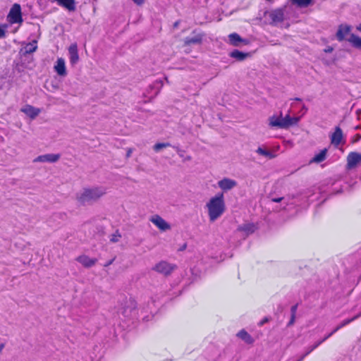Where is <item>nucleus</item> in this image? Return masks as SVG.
<instances>
[{
    "instance_id": "f257e3e1",
    "label": "nucleus",
    "mask_w": 361,
    "mask_h": 361,
    "mask_svg": "<svg viewBox=\"0 0 361 361\" xmlns=\"http://www.w3.org/2000/svg\"><path fill=\"white\" fill-rule=\"evenodd\" d=\"M209 219L214 222L224 212L226 204L223 193H218L211 197L205 204Z\"/></svg>"
},
{
    "instance_id": "f03ea898",
    "label": "nucleus",
    "mask_w": 361,
    "mask_h": 361,
    "mask_svg": "<svg viewBox=\"0 0 361 361\" xmlns=\"http://www.w3.org/2000/svg\"><path fill=\"white\" fill-rule=\"evenodd\" d=\"M106 195V190L101 186L84 187L75 194V200L80 204L96 202Z\"/></svg>"
},
{
    "instance_id": "7ed1b4c3",
    "label": "nucleus",
    "mask_w": 361,
    "mask_h": 361,
    "mask_svg": "<svg viewBox=\"0 0 361 361\" xmlns=\"http://www.w3.org/2000/svg\"><path fill=\"white\" fill-rule=\"evenodd\" d=\"M19 111L27 119L34 121L40 116L42 109L32 104L25 103L21 105Z\"/></svg>"
},
{
    "instance_id": "20e7f679",
    "label": "nucleus",
    "mask_w": 361,
    "mask_h": 361,
    "mask_svg": "<svg viewBox=\"0 0 361 361\" xmlns=\"http://www.w3.org/2000/svg\"><path fill=\"white\" fill-rule=\"evenodd\" d=\"M149 221L161 232H168L171 230V224L158 214L152 215Z\"/></svg>"
},
{
    "instance_id": "39448f33",
    "label": "nucleus",
    "mask_w": 361,
    "mask_h": 361,
    "mask_svg": "<svg viewBox=\"0 0 361 361\" xmlns=\"http://www.w3.org/2000/svg\"><path fill=\"white\" fill-rule=\"evenodd\" d=\"M174 269L175 266L173 264L164 260L157 262L152 268L153 271L165 276L171 274Z\"/></svg>"
},
{
    "instance_id": "423d86ee",
    "label": "nucleus",
    "mask_w": 361,
    "mask_h": 361,
    "mask_svg": "<svg viewBox=\"0 0 361 361\" xmlns=\"http://www.w3.org/2000/svg\"><path fill=\"white\" fill-rule=\"evenodd\" d=\"M7 19L11 23H22L23 18L21 8L19 4H15L13 5L7 16Z\"/></svg>"
},
{
    "instance_id": "0eeeda50",
    "label": "nucleus",
    "mask_w": 361,
    "mask_h": 361,
    "mask_svg": "<svg viewBox=\"0 0 361 361\" xmlns=\"http://www.w3.org/2000/svg\"><path fill=\"white\" fill-rule=\"evenodd\" d=\"M76 262L85 269H90L96 266L97 259L87 254H80L76 258Z\"/></svg>"
},
{
    "instance_id": "6e6552de",
    "label": "nucleus",
    "mask_w": 361,
    "mask_h": 361,
    "mask_svg": "<svg viewBox=\"0 0 361 361\" xmlns=\"http://www.w3.org/2000/svg\"><path fill=\"white\" fill-rule=\"evenodd\" d=\"M353 35L352 33V27L348 24H341L338 26L336 32V37L338 40L348 42L350 36Z\"/></svg>"
},
{
    "instance_id": "1a4fd4ad",
    "label": "nucleus",
    "mask_w": 361,
    "mask_h": 361,
    "mask_svg": "<svg viewBox=\"0 0 361 361\" xmlns=\"http://www.w3.org/2000/svg\"><path fill=\"white\" fill-rule=\"evenodd\" d=\"M53 69L59 77L65 78L68 74L65 59L58 57L54 63Z\"/></svg>"
},
{
    "instance_id": "9d476101",
    "label": "nucleus",
    "mask_w": 361,
    "mask_h": 361,
    "mask_svg": "<svg viewBox=\"0 0 361 361\" xmlns=\"http://www.w3.org/2000/svg\"><path fill=\"white\" fill-rule=\"evenodd\" d=\"M61 158L59 153H47L38 156L34 159L35 163H49L54 164L57 162Z\"/></svg>"
},
{
    "instance_id": "9b49d317",
    "label": "nucleus",
    "mask_w": 361,
    "mask_h": 361,
    "mask_svg": "<svg viewBox=\"0 0 361 361\" xmlns=\"http://www.w3.org/2000/svg\"><path fill=\"white\" fill-rule=\"evenodd\" d=\"M361 164V153L353 152L347 157V168L352 169Z\"/></svg>"
},
{
    "instance_id": "f8f14e48",
    "label": "nucleus",
    "mask_w": 361,
    "mask_h": 361,
    "mask_svg": "<svg viewBox=\"0 0 361 361\" xmlns=\"http://www.w3.org/2000/svg\"><path fill=\"white\" fill-rule=\"evenodd\" d=\"M228 43L234 47H243L249 44V41L247 39L241 37L236 33L230 34L228 36Z\"/></svg>"
},
{
    "instance_id": "ddd939ff",
    "label": "nucleus",
    "mask_w": 361,
    "mask_h": 361,
    "mask_svg": "<svg viewBox=\"0 0 361 361\" xmlns=\"http://www.w3.org/2000/svg\"><path fill=\"white\" fill-rule=\"evenodd\" d=\"M236 185V181L228 178H224L218 182L219 188L223 191L231 190L233 188H234Z\"/></svg>"
},
{
    "instance_id": "4468645a",
    "label": "nucleus",
    "mask_w": 361,
    "mask_h": 361,
    "mask_svg": "<svg viewBox=\"0 0 361 361\" xmlns=\"http://www.w3.org/2000/svg\"><path fill=\"white\" fill-rule=\"evenodd\" d=\"M282 114H274L268 119L269 126L271 128H283Z\"/></svg>"
},
{
    "instance_id": "2eb2a0df",
    "label": "nucleus",
    "mask_w": 361,
    "mask_h": 361,
    "mask_svg": "<svg viewBox=\"0 0 361 361\" xmlns=\"http://www.w3.org/2000/svg\"><path fill=\"white\" fill-rule=\"evenodd\" d=\"M69 59L71 64H75L79 60L78 47L76 44H71L68 48Z\"/></svg>"
},
{
    "instance_id": "dca6fc26",
    "label": "nucleus",
    "mask_w": 361,
    "mask_h": 361,
    "mask_svg": "<svg viewBox=\"0 0 361 361\" xmlns=\"http://www.w3.org/2000/svg\"><path fill=\"white\" fill-rule=\"evenodd\" d=\"M283 121V128H288L290 126L295 125L298 121V117L290 116V115L287 114L284 117L282 116Z\"/></svg>"
},
{
    "instance_id": "f3484780",
    "label": "nucleus",
    "mask_w": 361,
    "mask_h": 361,
    "mask_svg": "<svg viewBox=\"0 0 361 361\" xmlns=\"http://www.w3.org/2000/svg\"><path fill=\"white\" fill-rule=\"evenodd\" d=\"M343 142V133L339 128H336L331 135V143L334 145H338Z\"/></svg>"
},
{
    "instance_id": "a211bd4d",
    "label": "nucleus",
    "mask_w": 361,
    "mask_h": 361,
    "mask_svg": "<svg viewBox=\"0 0 361 361\" xmlns=\"http://www.w3.org/2000/svg\"><path fill=\"white\" fill-rule=\"evenodd\" d=\"M257 229V225L252 223L245 224L239 227V231L247 235L253 233Z\"/></svg>"
},
{
    "instance_id": "6ab92c4d",
    "label": "nucleus",
    "mask_w": 361,
    "mask_h": 361,
    "mask_svg": "<svg viewBox=\"0 0 361 361\" xmlns=\"http://www.w3.org/2000/svg\"><path fill=\"white\" fill-rule=\"evenodd\" d=\"M348 43L353 48L361 51V37L353 34L350 36Z\"/></svg>"
},
{
    "instance_id": "aec40b11",
    "label": "nucleus",
    "mask_w": 361,
    "mask_h": 361,
    "mask_svg": "<svg viewBox=\"0 0 361 361\" xmlns=\"http://www.w3.org/2000/svg\"><path fill=\"white\" fill-rule=\"evenodd\" d=\"M256 153L258 155L263 156L269 159H274L275 157V154H274L267 147L260 146L258 147L256 149Z\"/></svg>"
},
{
    "instance_id": "412c9836",
    "label": "nucleus",
    "mask_w": 361,
    "mask_h": 361,
    "mask_svg": "<svg viewBox=\"0 0 361 361\" xmlns=\"http://www.w3.org/2000/svg\"><path fill=\"white\" fill-rule=\"evenodd\" d=\"M230 56L238 61H242L250 56L249 53L242 52L238 50H233L230 53Z\"/></svg>"
},
{
    "instance_id": "4be33fe9",
    "label": "nucleus",
    "mask_w": 361,
    "mask_h": 361,
    "mask_svg": "<svg viewBox=\"0 0 361 361\" xmlns=\"http://www.w3.org/2000/svg\"><path fill=\"white\" fill-rule=\"evenodd\" d=\"M204 35L202 34H197L191 37H188L185 40L186 45L191 44H201L203 40Z\"/></svg>"
},
{
    "instance_id": "5701e85b",
    "label": "nucleus",
    "mask_w": 361,
    "mask_h": 361,
    "mask_svg": "<svg viewBox=\"0 0 361 361\" xmlns=\"http://www.w3.org/2000/svg\"><path fill=\"white\" fill-rule=\"evenodd\" d=\"M237 336L247 344L254 343L253 338L245 330H241L237 334Z\"/></svg>"
},
{
    "instance_id": "b1692460",
    "label": "nucleus",
    "mask_w": 361,
    "mask_h": 361,
    "mask_svg": "<svg viewBox=\"0 0 361 361\" xmlns=\"http://www.w3.org/2000/svg\"><path fill=\"white\" fill-rule=\"evenodd\" d=\"M37 48V42L33 41L30 43L27 44L22 49L21 51L23 52V55H27L32 54L36 51Z\"/></svg>"
},
{
    "instance_id": "393cba45",
    "label": "nucleus",
    "mask_w": 361,
    "mask_h": 361,
    "mask_svg": "<svg viewBox=\"0 0 361 361\" xmlns=\"http://www.w3.org/2000/svg\"><path fill=\"white\" fill-rule=\"evenodd\" d=\"M57 3L68 9L70 11H73L75 9L74 0H55Z\"/></svg>"
},
{
    "instance_id": "a878e982",
    "label": "nucleus",
    "mask_w": 361,
    "mask_h": 361,
    "mask_svg": "<svg viewBox=\"0 0 361 361\" xmlns=\"http://www.w3.org/2000/svg\"><path fill=\"white\" fill-rule=\"evenodd\" d=\"M269 16L271 18L273 22L279 23L281 22L283 20L284 14L282 10L278 9L271 11Z\"/></svg>"
},
{
    "instance_id": "bb28decb",
    "label": "nucleus",
    "mask_w": 361,
    "mask_h": 361,
    "mask_svg": "<svg viewBox=\"0 0 361 361\" xmlns=\"http://www.w3.org/2000/svg\"><path fill=\"white\" fill-rule=\"evenodd\" d=\"M327 149H324L319 153L314 155V157L310 160V163H320L323 161L326 157Z\"/></svg>"
},
{
    "instance_id": "cd10ccee",
    "label": "nucleus",
    "mask_w": 361,
    "mask_h": 361,
    "mask_svg": "<svg viewBox=\"0 0 361 361\" xmlns=\"http://www.w3.org/2000/svg\"><path fill=\"white\" fill-rule=\"evenodd\" d=\"M292 4L300 7L306 8L312 4V0H290Z\"/></svg>"
},
{
    "instance_id": "c85d7f7f",
    "label": "nucleus",
    "mask_w": 361,
    "mask_h": 361,
    "mask_svg": "<svg viewBox=\"0 0 361 361\" xmlns=\"http://www.w3.org/2000/svg\"><path fill=\"white\" fill-rule=\"evenodd\" d=\"M170 146L171 145L169 142H158L153 146V150L156 152H159Z\"/></svg>"
},
{
    "instance_id": "c756f323",
    "label": "nucleus",
    "mask_w": 361,
    "mask_h": 361,
    "mask_svg": "<svg viewBox=\"0 0 361 361\" xmlns=\"http://www.w3.org/2000/svg\"><path fill=\"white\" fill-rule=\"evenodd\" d=\"M178 156L183 159L184 161H190L192 159L191 156L185 152L180 150L178 152Z\"/></svg>"
},
{
    "instance_id": "7c9ffc66",
    "label": "nucleus",
    "mask_w": 361,
    "mask_h": 361,
    "mask_svg": "<svg viewBox=\"0 0 361 361\" xmlns=\"http://www.w3.org/2000/svg\"><path fill=\"white\" fill-rule=\"evenodd\" d=\"M121 238V233H118V231H116V233H113L110 236V241L111 243H118L120 240Z\"/></svg>"
},
{
    "instance_id": "2f4dec72",
    "label": "nucleus",
    "mask_w": 361,
    "mask_h": 361,
    "mask_svg": "<svg viewBox=\"0 0 361 361\" xmlns=\"http://www.w3.org/2000/svg\"><path fill=\"white\" fill-rule=\"evenodd\" d=\"M334 51V48L332 47L328 46L323 49V51L326 54H331Z\"/></svg>"
},
{
    "instance_id": "473e14b6",
    "label": "nucleus",
    "mask_w": 361,
    "mask_h": 361,
    "mask_svg": "<svg viewBox=\"0 0 361 361\" xmlns=\"http://www.w3.org/2000/svg\"><path fill=\"white\" fill-rule=\"evenodd\" d=\"M137 6H142L145 3V0H132Z\"/></svg>"
},
{
    "instance_id": "72a5a7b5",
    "label": "nucleus",
    "mask_w": 361,
    "mask_h": 361,
    "mask_svg": "<svg viewBox=\"0 0 361 361\" xmlns=\"http://www.w3.org/2000/svg\"><path fill=\"white\" fill-rule=\"evenodd\" d=\"M360 139H361V135H356L354 136L353 139V142H357Z\"/></svg>"
},
{
    "instance_id": "f704fd0d",
    "label": "nucleus",
    "mask_w": 361,
    "mask_h": 361,
    "mask_svg": "<svg viewBox=\"0 0 361 361\" xmlns=\"http://www.w3.org/2000/svg\"><path fill=\"white\" fill-rule=\"evenodd\" d=\"M5 35V31L4 29L0 27V37H2Z\"/></svg>"
},
{
    "instance_id": "c9c22d12",
    "label": "nucleus",
    "mask_w": 361,
    "mask_h": 361,
    "mask_svg": "<svg viewBox=\"0 0 361 361\" xmlns=\"http://www.w3.org/2000/svg\"><path fill=\"white\" fill-rule=\"evenodd\" d=\"M356 29L361 32V23L356 27Z\"/></svg>"
},
{
    "instance_id": "e433bc0d",
    "label": "nucleus",
    "mask_w": 361,
    "mask_h": 361,
    "mask_svg": "<svg viewBox=\"0 0 361 361\" xmlns=\"http://www.w3.org/2000/svg\"><path fill=\"white\" fill-rule=\"evenodd\" d=\"M185 247H186V244H184V245L182 246V247L180 248V250H185Z\"/></svg>"
},
{
    "instance_id": "4c0bfd02",
    "label": "nucleus",
    "mask_w": 361,
    "mask_h": 361,
    "mask_svg": "<svg viewBox=\"0 0 361 361\" xmlns=\"http://www.w3.org/2000/svg\"><path fill=\"white\" fill-rule=\"evenodd\" d=\"M281 200V198H279V199H274V202H280Z\"/></svg>"
}]
</instances>
